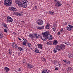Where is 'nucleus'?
Listing matches in <instances>:
<instances>
[{"instance_id": "obj_1", "label": "nucleus", "mask_w": 73, "mask_h": 73, "mask_svg": "<svg viewBox=\"0 0 73 73\" xmlns=\"http://www.w3.org/2000/svg\"><path fill=\"white\" fill-rule=\"evenodd\" d=\"M12 3V0H4V4L6 6H11Z\"/></svg>"}, {"instance_id": "obj_2", "label": "nucleus", "mask_w": 73, "mask_h": 73, "mask_svg": "<svg viewBox=\"0 0 73 73\" xmlns=\"http://www.w3.org/2000/svg\"><path fill=\"white\" fill-rule=\"evenodd\" d=\"M48 31H46L45 32L42 33L43 36L41 38L43 41H46V38H45V37L48 35Z\"/></svg>"}, {"instance_id": "obj_3", "label": "nucleus", "mask_w": 73, "mask_h": 73, "mask_svg": "<svg viewBox=\"0 0 73 73\" xmlns=\"http://www.w3.org/2000/svg\"><path fill=\"white\" fill-rule=\"evenodd\" d=\"M54 1L55 2H56V3L55 4V5L56 7H60L61 6L62 4L59 1H58L57 0H54Z\"/></svg>"}, {"instance_id": "obj_4", "label": "nucleus", "mask_w": 73, "mask_h": 73, "mask_svg": "<svg viewBox=\"0 0 73 73\" xmlns=\"http://www.w3.org/2000/svg\"><path fill=\"white\" fill-rule=\"evenodd\" d=\"M13 21V19L11 17L8 16L7 17V22H12Z\"/></svg>"}, {"instance_id": "obj_5", "label": "nucleus", "mask_w": 73, "mask_h": 73, "mask_svg": "<svg viewBox=\"0 0 73 73\" xmlns=\"http://www.w3.org/2000/svg\"><path fill=\"white\" fill-rule=\"evenodd\" d=\"M9 9L12 12H15V11H16L17 10L16 8L13 7H9Z\"/></svg>"}, {"instance_id": "obj_6", "label": "nucleus", "mask_w": 73, "mask_h": 73, "mask_svg": "<svg viewBox=\"0 0 73 73\" xmlns=\"http://www.w3.org/2000/svg\"><path fill=\"white\" fill-rule=\"evenodd\" d=\"M36 23L39 25H42L43 24V21L41 19H38L36 21Z\"/></svg>"}, {"instance_id": "obj_7", "label": "nucleus", "mask_w": 73, "mask_h": 73, "mask_svg": "<svg viewBox=\"0 0 73 73\" xmlns=\"http://www.w3.org/2000/svg\"><path fill=\"white\" fill-rule=\"evenodd\" d=\"M27 67L29 69H32L33 68V65L29 63L27 64Z\"/></svg>"}, {"instance_id": "obj_8", "label": "nucleus", "mask_w": 73, "mask_h": 73, "mask_svg": "<svg viewBox=\"0 0 73 73\" xmlns=\"http://www.w3.org/2000/svg\"><path fill=\"white\" fill-rule=\"evenodd\" d=\"M28 36L29 38H30L31 40L32 39H33V38H35V35H34L32 34L29 35H28Z\"/></svg>"}, {"instance_id": "obj_9", "label": "nucleus", "mask_w": 73, "mask_h": 73, "mask_svg": "<svg viewBox=\"0 0 73 73\" xmlns=\"http://www.w3.org/2000/svg\"><path fill=\"white\" fill-rule=\"evenodd\" d=\"M55 48L58 50V51H61V49L60 47V45H57L56 46Z\"/></svg>"}, {"instance_id": "obj_10", "label": "nucleus", "mask_w": 73, "mask_h": 73, "mask_svg": "<svg viewBox=\"0 0 73 73\" xmlns=\"http://www.w3.org/2000/svg\"><path fill=\"white\" fill-rule=\"evenodd\" d=\"M60 47L61 50L62 49L63 50V49H65V46L63 44L60 45Z\"/></svg>"}, {"instance_id": "obj_11", "label": "nucleus", "mask_w": 73, "mask_h": 73, "mask_svg": "<svg viewBox=\"0 0 73 73\" xmlns=\"http://www.w3.org/2000/svg\"><path fill=\"white\" fill-rule=\"evenodd\" d=\"M22 3L26 4V5H27L28 4V1L27 0H22Z\"/></svg>"}, {"instance_id": "obj_12", "label": "nucleus", "mask_w": 73, "mask_h": 73, "mask_svg": "<svg viewBox=\"0 0 73 73\" xmlns=\"http://www.w3.org/2000/svg\"><path fill=\"white\" fill-rule=\"evenodd\" d=\"M4 69L5 70V72L6 73H8V72L9 70V68L7 67L5 68Z\"/></svg>"}, {"instance_id": "obj_13", "label": "nucleus", "mask_w": 73, "mask_h": 73, "mask_svg": "<svg viewBox=\"0 0 73 73\" xmlns=\"http://www.w3.org/2000/svg\"><path fill=\"white\" fill-rule=\"evenodd\" d=\"M2 25L3 27H4L5 29H8V28L7 26L6 25V24H5V23H3L2 24Z\"/></svg>"}, {"instance_id": "obj_14", "label": "nucleus", "mask_w": 73, "mask_h": 73, "mask_svg": "<svg viewBox=\"0 0 73 73\" xmlns=\"http://www.w3.org/2000/svg\"><path fill=\"white\" fill-rule=\"evenodd\" d=\"M50 25L49 23H48L47 25L46 26L45 28L46 29H49L50 28Z\"/></svg>"}, {"instance_id": "obj_15", "label": "nucleus", "mask_w": 73, "mask_h": 73, "mask_svg": "<svg viewBox=\"0 0 73 73\" xmlns=\"http://www.w3.org/2000/svg\"><path fill=\"white\" fill-rule=\"evenodd\" d=\"M58 43V42H57V40H54L53 42V44L54 45H57Z\"/></svg>"}, {"instance_id": "obj_16", "label": "nucleus", "mask_w": 73, "mask_h": 73, "mask_svg": "<svg viewBox=\"0 0 73 73\" xmlns=\"http://www.w3.org/2000/svg\"><path fill=\"white\" fill-rule=\"evenodd\" d=\"M12 46L14 48H17V45L15 43H13L12 44Z\"/></svg>"}, {"instance_id": "obj_17", "label": "nucleus", "mask_w": 73, "mask_h": 73, "mask_svg": "<svg viewBox=\"0 0 73 73\" xmlns=\"http://www.w3.org/2000/svg\"><path fill=\"white\" fill-rule=\"evenodd\" d=\"M38 48H39L40 49H42V46L41 44H38Z\"/></svg>"}, {"instance_id": "obj_18", "label": "nucleus", "mask_w": 73, "mask_h": 73, "mask_svg": "<svg viewBox=\"0 0 73 73\" xmlns=\"http://www.w3.org/2000/svg\"><path fill=\"white\" fill-rule=\"evenodd\" d=\"M23 8H25L27 7V4H25L23 3H22V6Z\"/></svg>"}, {"instance_id": "obj_19", "label": "nucleus", "mask_w": 73, "mask_h": 73, "mask_svg": "<svg viewBox=\"0 0 73 73\" xmlns=\"http://www.w3.org/2000/svg\"><path fill=\"white\" fill-rule=\"evenodd\" d=\"M22 4H23V2H22V1L21 2V1H20L19 3L18 4L19 7H22Z\"/></svg>"}, {"instance_id": "obj_20", "label": "nucleus", "mask_w": 73, "mask_h": 73, "mask_svg": "<svg viewBox=\"0 0 73 73\" xmlns=\"http://www.w3.org/2000/svg\"><path fill=\"white\" fill-rule=\"evenodd\" d=\"M17 15L18 16H21L22 15H23V12H21L20 13H17Z\"/></svg>"}, {"instance_id": "obj_21", "label": "nucleus", "mask_w": 73, "mask_h": 73, "mask_svg": "<svg viewBox=\"0 0 73 73\" xmlns=\"http://www.w3.org/2000/svg\"><path fill=\"white\" fill-rule=\"evenodd\" d=\"M72 69L70 67H68V68H67L66 69L67 71H68H68H71V70H72Z\"/></svg>"}, {"instance_id": "obj_22", "label": "nucleus", "mask_w": 73, "mask_h": 73, "mask_svg": "<svg viewBox=\"0 0 73 73\" xmlns=\"http://www.w3.org/2000/svg\"><path fill=\"white\" fill-rule=\"evenodd\" d=\"M48 39L49 40H52L53 39V36L52 35H50V36Z\"/></svg>"}, {"instance_id": "obj_23", "label": "nucleus", "mask_w": 73, "mask_h": 73, "mask_svg": "<svg viewBox=\"0 0 73 73\" xmlns=\"http://www.w3.org/2000/svg\"><path fill=\"white\" fill-rule=\"evenodd\" d=\"M48 14L49 15L51 14V15H54V13L52 11H49L48 13Z\"/></svg>"}, {"instance_id": "obj_24", "label": "nucleus", "mask_w": 73, "mask_h": 73, "mask_svg": "<svg viewBox=\"0 0 73 73\" xmlns=\"http://www.w3.org/2000/svg\"><path fill=\"white\" fill-rule=\"evenodd\" d=\"M9 54H10V55L12 54V50H11V49L10 48L9 49Z\"/></svg>"}, {"instance_id": "obj_25", "label": "nucleus", "mask_w": 73, "mask_h": 73, "mask_svg": "<svg viewBox=\"0 0 73 73\" xmlns=\"http://www.w3.org/2000/svg\"><path fill=\"white\" fill-rule=\"evenodd\" d=\"M35 50L36 53H39V50H38V49L35 48Z\"/></svg>"}, {"instance_id": "obj_26", "label": "nucleus", "mask_w": 73, "mask_h": 73, "mask_svg": "<svg viewBox=\"0 0 73 73\" xmlns=\"http://www.w3.org/2000/svg\"><path fill=\"white\" fill-rule=\"evenodd\" d=\"M51 35L48 34V35H47L45 37V38H46V40H47V39H48L49 38V37H50Z\"/></svg>"}, {"instance_id": "obj_27", "label": "nucleus", "mask_w": 73, "mask_h": 73, "mask_svg": "<svg viewBox=\"0 0 73 73\" xmlns=\"http://www.w3.org/2000/svg\"><path fill=\"white\" fill-rule=\"evenodd\" d=\"M27 46L29 47H30L31 48L32 47V44H31V43H27Z\"/></svg>"}, {"instance_id": "obj_28", "label": "nucleus", "mask_w": 73, "mask_h": 73, "mask_svg": "<svg viewBox=\"0 0 73 73\" xmlns=\"http://www.w3.org/2000/svg\"><path fill=\"white\" fill-rule=\"evenodd\" d=\"M67 29L69 31H72V29H71L68 27H67Z\"/></svg>"}, {"instance_id": "obj_29", "label": "nucleus", "mask_w": 73, "mask_h": 73, "mask_svg": "<svg viewBox=\"0 0 73 73\" xmlns=\"http://www.w3.org/2000/svg\"><path fill=\"white\" fill-rule=\"evenodd\" d=\"M18 49L19 50H20V51H23V48H22L21 47H18Z\"/></svg>"}, {"instance_id": "obj_30", "label": "nucleus", "mask_w": 73, "mask_h": 73, "mask_svg": "<svg viewBox=\"0 0 73 73\" xmlns=\"http://www.w3.org/2000/svg\"><path fill=\"white\" fill-rule=\"evenodd\" d=\"M41 60L43 61V62H46V59L44 58H42Z\"/></svg>"}, {"instance_id": "obj_31", "label": "nucleus", "mask_w": 73, "mask_h": 73, "mask_svg": "<svg viewBox=\"0 0 73 73\" xmlns=\"http://www.w3.org/2000/svg\"><path fill=\"white\" fill-rule=\"evenodd\" d=\"M20 1H19L18 0H15V3H16V4H19V3Z\"/></svg>"}, {"instance_id": "obj_32", "label": "nucleus", "mask_w": 73, "mask_h": 73, "mask_svg": "<svg viewBox=\"0 0 73 73\" xmlns=\"http://www.w3.org/2000/svg\"><path fill=\"white\" fill-rule=\"evenodd\" d=\"M57 50H58L56 48H54L53 50V52L54 53H57Z\"/></svg>"}, {"instance_id": "obj_33", "label": "nucleus", "mask_w": 73, "mask_h": 73, "mask_svg": "<svg viewBox=\"0 0 73 73\" xmlns=\"http://www.w3.org/2000/svg\"><path fill=\"white\" fill-rule=\"evenodd\" d=\"M34 35H35V38H38V37L37 36V35L36 33H35Z\"/></svg>"}, {"instance_id": "obj_34", "label": "nucleus", "mask_w": 73, "mask_h": 73, "mask_svg": "<svg viewBox=\"0 0 73 73\" xmlns=\"http://www.w3.org/2000/svg\"><path fill=\"white\" fill-rule=\"evenodd\" d=\"M68 57H69V58H72L73 55L71 54H69L68 55Z\"/></svg>"}, {"instance_id": "obj_35", "label": "nucleus", "mask_w": 73, "mask_h": 73, "mask_svg": "<svg viewBox=\"0 0 73 73\" xmlns=\"http://www.w3.org/2000/svg\"><path fill=\"white\" fill-rule=\"evenodd\" d=\"M27 42H24L23 43V45H27Z\"/></svg>"}, {"instance_id": "obj_36", "label": "nucleus", "mask_w": 73, "mask_h": 73, "mask_svg": "<svg viewBox=\"0 0 73 73\" xmlns=\"http://www.w3.org/2000/svg\"><path fill=\"white\" fill-rule=\"evenodd\" d=\"M3 37V34L1 33H0V38H2Z\"/></svg>"}, {"instance_id": "obj_37", "label": "nucleus", "mask_w": 73, "mask_h": 73, "mask_svg": "<svg viewBox=\"0 0 73 73\" xmlns=\"http://www.w3.org/2000/svg\"><path fill=\"white\" fill-rule=\"evenodd\" d=\"M68 26L70 28H71V29L73 28V26L71 25H68Z\"/></svg>"}, {"instance_id": "obj_38", "label": "nucleus", "mask_w": 73, "mask_h": 73, "mask_svg": "<svg viewBox=\"0 0 73 73\" xmlns=\"http://www.w3.org/2000/svg\"><path fill=\"white\" fill-rule=\"evenodd\" d=\"M44 28V26H42L40 27V29H43Z\"/></svg>"}, {"instance_id": "obj_39", "label": "nucleus", "mask_w": 73, "mask_h": 73, "mask_svg": "<svg viewBox=\"0 0 73 73\" xmlns=\"http://www.w3.org/2000/svg\"><path fill=\"white\" fill-rule=\"evenodd\" d=\"M46 44L48 45H51L52 44L50 42H47L46 43Z\"/></svg>"}, {"instance_id": "obj_40", "label": "nucleus", "mask_w": 73, "mask_h": 73, "mask_svg": "<svg viewBox=\"0 0 73 73\" xmlns=\"http://www.w3.org/2000/svg\"><path fill=\"white\" fill-rule=\"evenodd\" d=\"M37 6H35L34 8V9L35 10V11H36V9H37Z\"/></svg>"}, {"instance_id": "obj_41", "label": "nucleus", "mask_w": 73, "mask_h": 73, "mask_svg": "<svg viewBox=\"0 0 73 73\" xmlns=\"http://www.w3.org/2000/svg\"><path fill=\"white\" fill-rule=\"evenodd\" d=\"M7 29H5L4 30V32H5L6 33H7L8 32V31L7 30Z\"/></svg>"}, {"instance_id": "obj_42", "label": "nucleus", "mask_w": 73, "mask_h": 73, "mask_svg": "<svg viewBox=\"0 0 73 73\" xmlns=\"http://www.w3.org/2000/svg\"><path fill=\"white\" fill-rule=\"evenodd\" d=\"M52 30L54 32H56V28L55 27L52 28Z\"/></svg>"}, {"instance_id": "obj_43", "label": "nucleus", "mask_w": 73, "mask_h": 73, "mask_svg": "<svg viewBox=\"0 0 73 73\" xmlns=\"http://www.w3.org/2000/svg\"><path fill=\"white\" fill-rule=\"evenodd\" d=\"M66 63L67 64H70V61H67V62H66Z\"/></svg>"}, {"instance_id": "obj_44", "label": "nucleus", "mask_w": 73, "mask_h": 73, "mask_svg": "<svg viewBox=\"0 0 73 73\" xmlns=\"http://www.w3.org/2000/svg\"><path fill=\"white\" fill-rule=\"evenodd\" d=\"M36 28H37V29H40V27L38 26H36Z\"/></svg>"}, {"instance_id": "obj_45", "label": "nucleus", "mask_w": 73, "mask_h": 73, "mask_svg": "<svg viewBox=\"0 0 73 73\" xmlns=\"http://www.w3.org/2000/svg\"><path fill=\"white\" fill-rule=\"evenodd\" d=\"M41 73H45V70H43Z\"/></svg>"}, {"instance_id": "obj_46", "label": "nucleus", "mask_w": 73, "mask_h": 73, "mask_svg": "<svg viewBox=\"0 0 73 73\" xmlns=\"http://www.w3.org/2000/svg\"><path fill=\"white\" fill-rule=\"evenodd\" d=\"M23 40L24 41V42H27V40L25 39V38L23 39Z\"/></svg>"}, {"instance_id": "obj_47", "label": "nucleus", "mask_w": 73, "mask_h": 73, "mask_svg": "<svg viewBox=\"0 0 73 73\" xmlns=\"http://www.w3.org/2000/svg\"><path fill=\"white\" fill-rule=\"evenodd\" d=\"M60 31L61 32H63V28H62L60 29Z\"/></svg>"}, {"instance_id": "obj_48", "label": "nucleus", "mask_w": 73, "mask_h": 73, "mask_svg": "<svg viewBox=\"0 0 73 73\" xmlns=\"http://www.w3.org/2000/svg\"><path fill=\"white\" fill-rule=\"evenodd\" d=\"M54 28H55V27H57V26L56 25V24H54Z\"/></svg>"}, {"instance_id": "obj_49", "label": "nucleus", "mask_w": 73, "mask_h": 73, "mask_svg": "<svg viewBox=\"0 0 73 73\" xmlns=\"http://www.w3.org/2000/svg\"><path fill=\"white\" fill-rule=\"evenodd\" d=\"M65 44H66V45H68L69 44V43L68 42H65Z\"/></svg>"}, {"instance_id": "obj_50", "label": "nucleus", "mask_w": 73, "mask_h": 73, "mask_svg": "<svg viewBox=\"0 0 73 73\" xmlns=\"http://www.w3.org/2000/svg\"><path fill=\"white\" fill-rule=\"evenodd\" d=\"M60 34H61V33H60V32H58V33L57 35H60Z\"/></svg>"}, {"instance_id": "obj_51", "label": "nucleus", "mask_w": 73, "mask_h": 73, "mask_svg": "<svg viewBox=\"0 0 73 73\" xmlns=\"http://www.w3.org/2000/svg\"><path fill=\"white\" fill-rule=\"evenodd\" d=\"M18 39L19 40H20V41L22 40L21 38H18Z\"/></svg>"}, {"instance_id": "obj_52", "label": "nucleus", "mask_w": 73, "mask_h": 73, "mask_svg": "<svg viewBox=\"0 0 73 73\" xmlns=\"http://www.w3.org/2000/svg\"><path fill=\"white\" fill-rule=\"evenodd\" d=\"M21 69L19 68V69L18 71H19V72H20L21 71Z\"/></svg>"}, {"instance_id": "obj_53", "label": "nucleus", "mask_w": 73, "mask_h": 73, "mask_svg": "<svg viewBox=\"0 0 73 73\" xmlns=\"http://www.w3.org/2000/svg\"><path fill=\"white\" fill-rule=\"evenodd\" d=\"M38 36L39 37H40V38H41V35H40V34H39V35H38Z\"/></svg>"}, {"instance_id": "obj_54", "label": "nucleus", "mask_w": 73, "mask_h": 73, "mask_svg": "<svg viewBox=\"0 0 73 73\" xmlns=\"http://www.w3.org/2000/svg\"><path fill=\"white\" fill-rule=\"evenodd\" d=\"M55 70H58V68L57 67L56 68H55Z\"/></svg>"}, {"instance_id": "obj_55", "label": "nucleus", "mask_w": 73, "mask_h": 73, "mask_svg": "<svg viewBox=\"0 0 73 73\" xmlns=\"http://www.w3.org/2000/svg\"><path fill=\"white\" fill-rule=\"evenodd\" d=\"M63 61H64V62H66L67 61L65 60H64Z\"/></svg>"}, {"instance_id": "obj_56", "label": "nucleus", "mask_w": 73, "mask_h": 73, "mask_svg": "<svg viewBox=\"0 0 73 73\" xmlns=\"http://www.w3.org/2000/svg\"><path fill=\"white\" fill-rule=\"evenodd\" d=\"M13 34H14V35H15L16 34V33L15 32L13 33Z\"/></svg>"}, {"instance_id": "obj_57", "label": "nucleus", "mask_w": 73, "mask_h": 73, "mask_svg": "<svg viewBox=\"0 0 73 73\" xmlns=\"http://www.w3.org/2000/svg\"><path fill=\"white\" fill-rule=\"evenodd\" d=\"M65 24L66 25L67 24V23H65Z\"/></svg>"}]
</instances>
